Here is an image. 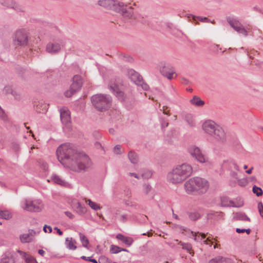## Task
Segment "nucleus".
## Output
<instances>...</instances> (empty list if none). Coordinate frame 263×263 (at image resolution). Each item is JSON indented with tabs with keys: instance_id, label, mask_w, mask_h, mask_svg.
Returning <instances> with one entry per match:
<instances>
[{
	"instance_id": "obj_8",
	"label": "nucleus",
	"mask_w": 263,
	"mask_h": 263,
	"mask_svg": "<svg viewBox=\"0 0 263 263\" xmlns=\"http://www.w3.org/2000/svg\"><path fill=\"white\" fill-rule=\"evenodd\" d=\"M28 42L27 32L24 29L18 30L15 32L13 43L15 46H26Z\"/></svg>"
},
{
	"instance_id": "obj_2",
	"label": "nucleus",
	"mask_w": 263,
	"mask_h": 263,
	"mask_svg": "<svg viewBox=\"0 0 263 263\" xmlns=\"http://www.w3.org/2000/svg\"><path fill=\"white\" fill-rule=\"evenodd\" d=\"M192 171V167L189 164L178 165L167 174V179L172 183H180L191 175Z\"/></svg>"
},
{
	"instance_id": "obj_61",
	"label": "nucleus",
	"mask_w": 263,
	"mask_h": 263,
	"mask_svg": "<svg viewBox=\"0 0 263 263\" xmlns=\"http://www.w3.org/2000/svg\"><path fill=\"white\" fill-rule=\"evenodd\" d=\"M13 148L15 151H17L18 149V145L17 144H13Z\"/></svg>"
},
{
	"instance_id": "obj_23",
	"label": "nucleus",
	"mask_w": 263,
	"mask_h": 263,
	"mask_svg": "<svg viewBox=\"0 0 263 263\" xmlns=\"http://www.w3.org/2000/svg\"><path fill=\"white\" fill-rule=\"evenodd\" d=\"M116 238H118V239L121 240L122 242H123L124 243L127 245H130L133 242V240L132 238L124 237L121 234H119L117 235Z\"/></svg>"
},
{
	"instance_id": "obj_42",
	"label": "nucleus",
	"mask_w": 263,
	"mask_h": 263,
	"mask_svg": "<svg viewBox=\"0 0 263 263\" xmlns=\"http://www.w3.org/2000/svg\"><path fill=\"white\" fill-rule=\"evenodd\" d=\"M160 110L162 111L164 115H166L168 116L171 115L170 109L167 106H163L162 108L160 109Z\"/></svg>"
},
{
	"instance_id": "obj_55",
	"label": "nucleus",
	"mask_w": 263,
	"mask_h": 263,
	"mask_svg": "<svg viewBox=\"0 0 263 263\" xmlns=\"http://www.w3.org/2000/svg\"><path fill=\"white\" fill-rule=\"evenodd\" d=\"M121 251H127V250L125 249H121L120 247L116 246V253L120 252Z\"/></svg>"
},
{
	"instance_id": "obj_63",
	"label": "nucleus",
	"mask_w": 263,
	"mask_h": 263,
	"mask_svg": "<svg viewBox=\"0 0 263 263\" xmlns=\"http://www.w3.org/2000/svg\"><path fill=\"white\" fill-rule=\"evenodd\" d=\"M168 125V122H163L162 123V128L166 127H167Z\"/></svg>"
},
{
	"instance_id": "obj_18",
	"label": "nucleus",
	"mask_w": 263,
	"mask_h": 263,
	"mask_svg": "<svg viewBox=\"0 0 263 263\" xmlns=\"http://www.w3.org/2000/svg\"><path fill=\"white\" fill-rule=\"evenodd\" d=\"M0 4L9 8L17 9L16 4L12 0H0Z\"/></svg>"
},
{
	"instance_id": "obj_20",
	"label": "nucleus",
	"mask_w": 263,
	"mask_h": 263,
	"mask_svg": "<svg viewBox=\"0 0 263 263\" xmlns=\"http://www.w3.org/2000/svg\"><path fill=\"white\" fill-rule=\"evenodd\" d=\"M76 212L80 215L84 214L86 212V208L84 205H82L80 202H78L75 205Z\"/></svg>"
},
{
	"instance_id": "obj_12",
	"label": "nucleus",
	"mask_w": 263,
	"mask_h": 263,
	"mask_svg": "<svg viewBox=\"0 0 263 263\" xmlns=\"http://www.w3.org/2000/svg\"><path fill=\"white\" fill-rule=\"evenodd\" d=\"M98 4L110 13L115 11V0H99Z\"/></svg>"
},
{
	"instance_id": "obj_7",
	"label": "nucleus",
	"mask_w": 263,
	"mask_h": 263,
	"mask_svg": "<svg viewBox=\"0 0 263 263\" xmlns=\"http://www.w3.org/2000/svg\"><path fill=\"white\" fill-rule=\"evenodd\" d=\"M72 81V83L70 85L69 89L65 92V96L66 97L72 96L74 93L79 91L82 86V79L80 76H74Z\"/></svg>"
},
{
	"instance_id": "obj_1",
	"label": "nucleus",
	"mask_w": 263,
	"mask_h": 263,
	"mask_svg": "<svg viewBox=\"0 0 263 263\" xmlns=\"http://www.w3.org/2000/svg\"><path fill=\"white\" fill-rule=\"evenodd\" d=\"M57 156L65 167L74 172H87L92 165L89 157L83 152H79L70 143H64L59 146L57 149Z\"/></svg>"
},
{
	"instance_id": "obj_26",
	"label": "nucleus",
	"mask_w": 263,
	"mask_h": 263,
	"mask_svg": "<svg viewBox=\"0 0 263 263\" xmlns=\"http://www.w3.org/2000/svg\"><path fill=\"white\" fill-rule=\"evenodd\" d=\"M80 239L82 242L83 247L86 248H88V245L89 244V240L82 233H79Z\"/></svg>"
},
{
	"instance_id": "obj_13",
	"label": "nucleus",
	"mask_w": 263,
	"mask_h": 263,
	"mask_svg": "<svg viewBox=\"0 0 263 263\" xmlns=\"http://www.w3.org/2000/svg\"><path fill=\"white\" fill-rule=\"evenodd\" d=\"M117 10L126 17L130 18L132 16L131 9L129 8V10H127V6H124L122 2H119L118 4H116V11Z\"/></svg>"
},
{
	"instance_id": "obj_27",
	"label": "nucleus",
	"mask_w": 263,
	"mask_h": 263,
	"mask_svg": "<svg viewBox=\"0 0 263 263\" xmlns=\"http://www.w3.org/2000/svg\"><path fill=\"white\" fill-rule=\"evenodd\" d=\"M47 110V106L46 104L43 103H39L38 104L36 105V111L37 112H44Z\"/></svg>"
},
{
	"instance_id": "obj_25",
	"label": "nucleus",
	"mask_w": 263,
	"mask_h": 263,
	"mask_svg": "<svg viewBox=\"0 0 263 263\" xmlns=\"http://www.w3.org/2000/svg\"><path fill=\"white\" fill-rule=\"evenodd\" d=\"M12 217L11 214L7 210L0 211V218L8 220Z\"/></svg>"
},
{
	"instance_id": "obj_38",
	"label": "nucleus",
	"mask_w": 263,
	"mask_h": 263,
	"mask_svg": "<svg viewBox=\"0 0 263 263\" xmlns=\"http://www.w3.org/2000/svg\"><path fill=\"white\" fill-rule=\"evenodd\" d=\"M128 177L130 180H133L134 178L139 179L140 178V174L136 173L129 172L127 174Z\"/></svg>"
},
{
	"instance_id": "obj_16",
	"label": "nucleus",
	"mask_w": 263,
	"mask_h": 263,
	"mask_svg": "<svg viewBox=\"0 0 263 263\" xmlns=\"http://www.w3.org/2000/svg\"><path fill=\"white\" fill-rule=\"evenodd\" d=\"M61 120L63 124L68 125L70 122V116L68 110H61L60 113Z\"/></svg>"
},
{
	"instance_id": "obj_35",
	"label": "nucleus",
	"mask_w": 263,
	"mask_h": 263,
	"mask_svg": "<svg viewBox=\"0 0 263 263\" xmlns=\"http://www.w3.org/2000/svg\"><path fill=\"white\" fill-rule=\"evenodd\" d=\"M116 98H118L119 100L121 101L124 100L125 98L124 92L121 90L117 89L116 87Z\"/></svg>"
},
{
	"instance_id": "obj_41",
	"label": "nucleus",
	"mask_w": 263,
	"mask_h": 263,
	"mask_svg": "<svg viewBox=\"0 0 263 263\" xmlns=\"http://www.w3.org/2000/svg\"><path fill=\"white\" fill-rule=\"evenodd\" d=\"M13 90L12 89V88L10 86H6L3 89L4 93H5L6 95L10 93L12 94V93H13Z\"/></svg>"
},
{
	"instance_id": "obj_22",
	"label": "nucleus",
	"mask_w": 263,
	"mask_h": 263,
	"mask_svg": "<svg viewBox=\"0 0 263 263\" xmlns=\"http://www.w3.org/2000/svg\"><path fill=\"white\" fill-rule=\"evenodd\" d=\"M191 103L194 105L197 106H201L204 104V101L201 100V99L197 96H195L193 97L192 99L191 100Z\"/></svg>"
},
{
	"instance_id": "obj_4",
	"label": "nucleus",
	"mask_w": 263,
	"mask_h": 263,
	"mask_svg": "<svg viewBox=\"0 0 263 263\" xmlns=\"http://www.w3.org/2000/svg\"><path fill=\"white\" fill-rule=\"evenodd\" d=\"M93 107L99 111L108 110L111 105L112 98L108 95L96 94L91 98Z\"/></svg>"
},
{
	"instance_id": "obj_37",
	"label": "nucleus",
	"mask_w": 263,
	"mask_h": 263,
	"mask_svg": "<svg viewBox=\"0 0 263 263\" xmlns=\"http://www.w3.org/2000/svg\"><path fill=\"white\" fill-rule=\"evenodd\" d=\"M237 218L239 220L243 221H250V218L246 216L245 214L242 213H239L237 215Z\"/></svg>"
},
{
	"instance_id": "obj_24",
	"label": "nucleus",
	"mask_w": 263,
	"mask_h": 263,
	"mask_svg": "<svg viewBox=\"0 0 263 263\" xmlns=\"http://www.w3.org/2000/svg\"><path fill=\"white\" fill-rule=\"evenodd\" d=\"M229 259L224 258L221 257H216L210 260L209 263H230Z\"/></svg>"
},
{
	"instance_id": "obj_57",
	"label": "nucleus",
	"mask_w": 263,
	"mask_h": 263,
	"mask_svg": "<svg viewBox=\"0 0 263 263\" xmlns=\"http://www.w3.org/2000/svg\"><path fill=\"white\" fill-rule=\"evenodd\" d=\"M110 252L113 254L115 253V245L111 246Z\"/></svg>"
},
{
	"instance_id": "obj_47",
	"label": "nucleus",
	"mask_w": 263,
	"mask_h": 263,
	"mask_svg": "<svg viewBox=\"0 0 263 263\" xmlns=\"http://www.w3.org/2000/svg\"><path fill=\"white\" fill-rule=\"evenodd\" d=\"M12 95L14 96V98L16 100H20L21 99V95L20 94L16 92V91H13V93H12Z\"/></svg>"
},
{
	"instance_id": "obj_54",
	"label": "nucleus",
	"mask_w": 263,
	"mask_h": 263,
	"mask_svg": "<svg viewBox=\"0 0 263 263\" xmlns=\"http://www.w3.org/2000/svg\"><path fill=\"white\" fill-rule=\"evenodd\" d=\"M17 252L18 253H19L21 255H22L23 256V258H24L26 256V255L27 254L26 253H25V252H24L23 251H21L20 250H18L17 251Z\"/></svg>"
},
{
	"instance_id": "obj_11",
	"label": "nucleus",
	"mask_w": 263,
	"mask_h": 263,
	"mask_svg": "<svg viewBox=\"0 0 263 263\" xmlns=\"http://www.w3.org/2000/svg\"><path fill=\"white\" fill-rule=\"evenodd\" d=\"M227 21L235 31L245 36L248 35V31L247 29H245L238 20L234 18L228 17Z\"/></svg>"
},
{
	"instance_id": "obj_52",
	"label": "nucleus",
	"mask_w": 263,
	"mask_h": 263,
	"mask_svg": "<svg viewBox=\"0 0 263 263\" xmlns=\"http://www.w3.org/2000/svg\"><path fill=\"white\" fill-rule=\"evenodd\" d=\"M204 242L206 245H209L210 246H211L213 244V242L210 239V237H208V238L204 241Z\"/></svg>"
},
{
	"instance_id": "obj_46",
	"label": "nucleus",
	"mask_w": 263,
	"mask_h": 263,
	"mask_svg": "<svg viewBox=\"0 0 263 263\" xmlns=\"http://www.w3.org/2000/svg\"><path fill=\"white\" fill-rule=\"evenodd\" d=\"M136 85L141 86L144 90H147L148 88V86L142 81V79L141 80L140 84H137Z\"/></svg>"
},
{
	"instance_id": "obj_53",
	"label": "nucleus",
	"mask_w": 263,
	"mask_h": 263,
	"mask_svg": "<svg viewBox=\"0 0 263 263\" xmlns=\"http://www.w3.org/2000/svg\"><path fill=\"white\" fill-rule=\"evenodd\" d=\"M54 230H56V231H57V233H58L59 235L61 236V235H63V232H62V231L60 229H59L58 227H55V228H54Z\"/></svg>"
},
{
	"instance_id": "obj_29",
	"label": "nucleus",
	"mask_w": 263,
	"mask_h": 263,
	"mask_svg": "<svg viewBox=\"0 0 263 263\" xmlns=\"http://www.w3.org/2000/svg\"><path fill=\"white\" fill-rule=\"evenodd\" d=\"M52 180L55 183L61 185H64L66 183L64 180H62L59 176L53 175L52 177Z\"/></svg>"
},
{
	"instance_id": "obj_48",
	"label": "nucleus",
	"mask_w": 263,
	"mask_h": 263,
	"mask_svg": "<svg viewBox=\"0 0 263 263\" xmlns=\"http://www.w3.org/2000/svg\"><path fill=\"white\" fill-rule=\"evenodd\" d=\"M27 234L32 239L33 237L35 235V232L33 230H29Z\"/></svg>"
},
{
	"instance_id": "obj_64",
	"label": "nucleus",
	"mask_w": 263,
	"mask_h": 263,
	"mask_svg": "<svg viewBox=\"0 0 263 263\" xmlns=\"http://www.w3.org/2000/svg\"><path fill=\"white\" fill-rule=\"evenodd\" d=\"M250 181L254 182L256 181L255 177H251L249 178Z\"/></svg>"
},
{
	"instance_id": "obj_39",
	"label": "nucleus",
	"mask_w": 263,
	"mask_h": 263,
	"mask_svg": "<svg viewBox=\"0 0 263 263\" xmlns=\"http://www.w3.org/2000/svg\"><path fill=\"white\" fill-rule=\"evenodd\" d=\"M253 192L257 196H260L262 194V191L261 188L254 186L253 187Z\"/></svg>"
},
{
	"instance_id": "obj_15",
	"label": "nucleus",
	"mask_w": 263,
	"mask_h": 263,
	"mask_svg": "<svg viewBox=\"0 0 263 263\" xmlns=\"http://www.w3.org/2000/svg\"><path fill=\"white\" fill-rule=\"evenodd\" d=\"M0 263H15V259L12 254L7 252L3 255Z\"/></svg>"
},
{
	"instance_id": "obj_43",
	"label": "nucleus",
	"mask_w": 263,
	"mask_h": 263,
	"mask_svg": "<svg viewBox=\"0 0 263 263\" xmlns=\"http://www.w3.org/2000/svg\"><path fill=\"white\" fill-rule=\"evenodd\" d=\"M152 187L148 184H144L143 186V191L146 194H148L149 192L151 191Z\"/></svg>"
},
{
	"instance_id": "obj_30",
	"label": "nucleus",
	"mask_w": 263,
	"mask_h": 263,
	"mask_svg": "<svg viewBox=\"0 0 263 263\" xmlns=\"http://www.w3.org/2000/svg\"><path fill=\"white\" fill-rule=\"evenodd\" d=\"M20 238L21 242L23 243L29 242L32 240V238L30 237L27 233L21 235Z\"/></svg>"
},
{
	"instance_id": "obj_34",
	"label": "nucleus",
	"mask_w": 263,
	"mask_h": 263,
	"mask_svg": "<svg viewBox=\"0 0 263 263\" xmlns=\"http://www.w3.org/2000/svg\"><path fill=\"white\" fill-rule=\"evenodd\" d=\"M152 176V172L149 170H145L142 173H140L141 176L144 179L150 178Z\"/></svg>"
},
{
	"instance_id": "obj_32",
	"label": "nucleus",
	"mask_w": 263,
	"mask_h": 263,
	"mask_svg": "<svg viewBox=\"0 0 263 263\" xmlns=\"http://www.w3.org/2000/svg\"><path fill=\"white\" fill-rule=\"evenodd\" d=\"M24 258L26 263H38L35 258L29 254H27Z\"/></svg>"
},
{
	"instance_id": "obj_56",
	"label": "nucleus",
	"mask_w": 263,
	"mask_h": 263,
	"mask_svg": "<svg viewBox=\"0 0 263 263\" xmlns=\"http://www.w3.org/2000/svg\"><path fill=\"white\" fill-rule=\"evenodd\" d=\"M42 167L45 171H46L48 168L47 163L43 162L42 163Z\"/></svg>"
},
{
	"instance_id": "obj_45",
	"label": "nucleus",
	"mask_w": 263,
	"mask_h": 263,
	"mask_svg": "<svg viewBox=\"0 0 263 263\" xmlns=\"http://www.w3.org/2000/svg\"><path fill=\"white\" fill-rule=\"evenodd\" d=\"M258 208L260 216L263 217V204L261 202L258 203Z\"/></svg>"
},
{
	"instance_id": "obj_49",
	"label": "nucleus",
	"mask_w": 263,
	"mask_h": 263,
	"mask_svg": "<svg viewBox=\"0 0 263 263\" xmlns=\"http://www.w3.org/2000/svg\"><path fill=\"white\" fill-rule=\"evenodd\" d=\"M65 214L70 219H73L74 217V215L71 212L68 211L65 212Z\"/></svg>"
},
{
	"instance_id": "obj_3",
	"label": "nucleus",
	"mask_w": 263,
	"mask_h": 263,
	"mask_svg": "<svg viewBox=\"0 0 263 263\" xmlns=\"http://www.w3.org/2000/svg\"><path fill=\"white\" fill-rule=\"evenodd\" d=\"M184 185L185 191L188 194L204 193L207 191L209 187L208 181L199 177L191 178L185 182Z\"/></svg>"
},
{
	"instance_id": "obj_58",
	"label": "nucleus",
	"mask_w": 263,
	"mask_h": 263,
	"mask_svg": "<svg viewBox=\"0 0 263 263\" xmlns=\"http://www.w3.org/2000/svg\"><path fill=\"white\" fill-rule=\"evenodd\" d=\"M109 87L110 90L112 92H115V86H113L112 85H110L109 86Z\"/></svg>"
},
{
	"instance_id": "obj_17",
	"label": "nucleus",
	"mask_w": 263,
	"mask_h": 263,
	"mask_svg": "<svg viewBox=\"0 0 263 263\" xmlns=\"http://www.w3.org/2000/svg\"><path fill=\"white\" fill-rule=\"evenodd\" d=\"M61 49V46L58 43H49L46 46V50L49 53H57Z\"/></svg>"
},
{
	"instance_id": "obj_51",
	"label": "nucleus",
	"mask_w": 263,
	"mask_h": 263,
	"mask_svg": "<svg viewBox=\"0 0 263 263\" xmlns=\"http://www.w3.org/2000/svg\"><path fill=\"white\" fill-rule=\"evenodd\" d=\"M5 117V113L3 109L0 107V118L4 119Z\"/></svg>"
},
{
	"instance_id": "obj_14",
	"label": "nucleus",
	"mask_w": 263,
	"mask_h": 263,
	"mask_svg": "<svg viewBox=\"0 0 263 263\" xmlns=\"http://www.w3.org/2000/svg\"><path fill=\"white\" fill-rule=\"evenodd\" d=\"M127 76L136 84H140L142 78L134 70L128 69L127 70Z\"/></svg>"
},
{
	"instance_id": "obj_60",
	"label": "nucleus",
	"mask_w": 263,
	"mask_h": 263,
	"mask_svg": "<svg viewBox=\"0 0 263 263\" xmlns=\"http://www.w3.org/2000/svg\"><path fill=\"white\" fill-rule=\"evenodd\" d=\"M38 253L41 255L44 256V255L45 254V251L41 249V250H38Z\"/></svg>"
},
{
	"instance_id": "obj_62",
	"label": "nucleus",
	"mask_w": 263,
	"mask_h": 263,
	"mask_svg": "<svg viewBox=\"0 0 263 263\" xmlns=\"http://www.w3.org/2000/svg\"><path fill=\"white\" fill-rule=\"evenodd\" d=\"M120 218V220H121V221H124L125 220H126V216H125V215H122V216H121L120 217V218Z\"/></svg>"
},
{
	"instance_id": "obj_19",
	"label": "nucleus",
	"mask_w": 263,
	"mask_h": 263,
	"mask_svg": "<svg viewBox=\"0 0 263 263\" xmlns=\"http://www.w3.org/2000/svg\"><path fill=\"white\" fill-rule=\"evenodd\" d=\"M76 241L75 240H72V238H67L65 240V245L66 247L69 250H76L77 249V246L75 245Z\"/></svg>"
},
{
	"instance_id": "obj_21",
	"label": "nucleus",
	"mask_w": 263,
	"mask_h": 263,
	"mask_svg": "<svg viewBox=\"0 0 263 263\" xmlns=\"http://www.w3.org/2000/svg\"><path fill=\"white\" fill-rule=\"evenodd\" d=\"M175 241L178 242L179 244H180L182 246L183 249L186 250L190 254L194 253L193 251L192 250V245L190 243H183L181 241H178V240H175Z\"/></svg>"
},
{
	"instance_id": "obj_50",
	"label": "nucleus",
	"mask_w": 263,
	"mask_h": 263,
	"mask_svg": "<svg viewBox=\"0 0 263 263\" xmlns=\"http://www.w3.org/2000/svg\"><path fill=\"white\" fill-rule=\"evenodd\" d=\"M191 218L195 220L199 217V215L198 213H195L190 215Z\"/></svg>"
},
{
	"instance_id": "obj_5",
	"label": "nucleus",
	"mask_w": 263,
	"mask_h": 263,
	"mask_svg": "<svg viewBox=\"0 0 263 263\" xmlns=\"http://www.w3.org/2000/svg\"><path fill=\"white\" fill-rule=\"evenodd\" d=\"M203 130L217 140H222L225 137L223 128L212 120L204 121L202 125Z\"/></svg>"
},
{
	"instance_id": "obj_59",
	"label": "nucleus",
	"mask_w": 263,
	"mask_h": 263,
	"mask_svg": "<svg viewBox=\"0 0 263 263\" xmlns=\"http://www.w3.org/2000/svg\"><path fill=\"white\" fill-rule=\"evenodd\" d=\"M81 258L83 259V260H86V261H89V259H90V257H86L85 256H82L81 257Z\"/></svg>"
},
{
	"instance_id": "obj_44",
	"label": "nucleus",
	"mask_w": 263,
	"mask_h": 263,
	"mask_svg": "<svg viewBox=\"0 0 263 263\" xmlns=\"http://www.w3.org/2000/svg\"><path fill=\"white\" fill-rule=\"evenodd\" d=\"M236 231L238 233L246 232L247 234H249L251 233V230L250 229H239V228H237L236 230Z\"/></svg>"
},
{
	"instance_id": "obj_33",
	"label": "nucleus",
	"mask_w": 263,
	"mask_h": 263,
	"mask_svg": "<svg viewBox=\"0 0 263 263\" xmlns=\"http://www.w3.org/2000/svg\"><path fill=\"white\" fill-rule=\"evenodd\" d=\"M86 202H88V205L90 207L94 210L97 211L100 209V205L97 203L92 201L91 200L88 199Z\"/></svg>"
},
{
	"instance_id": "obj_31",
	"label": "nucleus",
	"mask_w": 263,
	"mask_h": 263,
	"mask_svg": "<svg viewBox=\"0 0 263 263\" xmlns=\"http://www.w3.org/2000/svg\"><path fill=\"white\" fill-rule=\"evenodd\" d=\"M128 157L130 162L133 163H136L138 161V157L136 154L133 152H129Z\"/></svg>"
},
{
	"instance_id": "obj_10",
	"label": "nucleus",
	"mask_w": 263,
	"mask_h": 263,
	"mask_svg": "<svg viewBox=\"0 0 263 263\" xmlns=\"http://www.w3.org/2000/svg\"><path fill=\"white\" fill-rule=\"evenodd\" d=\"M161 73L169 80H171L177 77L175 68L170 64H161L160 67Z\"/></svg>"
},
{
	"instance_id": "obj_28",
	"label": "nucleus",
	"mask_w": 263,
	"mask_h": 263,
	"mask_svg": "<svg viewBox=\"0 0 263 263\" xmlns=\"http://www.w3.org/2000/svg\"><path fill=\"white\" fill-rule=\"evenodd\" d=\"M191 233L194 237V240L196 241H198L202 239H204L206 236V235L204 233L201 234L199 232L193 233V232H192Z\"/></svg>"
},
{
	"instance_id": "obj_9",
	"label": "nucleus",
	"mask_w": 263,
	"mask_h": 263,
	"mask_svg": "<svg viewBox=\"0 0 263 263\" xmlns=\"http://www.w3.org/2000/svg\"><path fill=\"white\" fill-rule=\"evenodd\" d=\"M43 208L42 202L39 200L32 201L26 199L24 201V205L23 206L24 210L31 212H39Z\"/></svg>"
},
{
	"instance_id": "obj_6",
	"label": "nucleus",
	"mask_w": 263,
	"mask_h": 263,
	"mask_svg": "<svg viewBox=\"0 0 263 263\" xmlns=\"http://www.w3.org/2000/svg\"><path fill=\"white\" fill-rule=\"evenodd\" d=\"M188 152L191 156L199 162L204 163L209 162L208 157L199 147L195 145H191L189 147Z\"/></svg>"
},
{
	"instance_id": "obj_36",
	"label": "nucleus",
	"mask_w": 263,
	"mask_h": 263,
	"mask_svg": "<svg viewBox=\"0 0 263 263\" xmlns=\"http://www.w3.org/2000/svg\"><path fill=\"white\" fill-rule=\"evenodd\" d=\"M221 204L222 206H230L232 204L230 200L227 197H223L221 198Z\"/></svg>"
},
{
	"instance_id": "obj_40",
	"label": "nucleus",
	"mask_w": 263,
	"mask_h": 263,
	"mask_svg": "<svg viewBox=\"0 0 263 263\" xmlns=\"http://www.w3.org/2000/svg\"><path fill=\"white\" fill-rule=\"evenodd\" d=\"M192 17L194 21L196 22V23L197 24V21L199 20L202 22H205L208 20L206 17H197L195 15H191L190 16H188L189 19L190 20V17Z\"/></svg>"
}]
</instances>
